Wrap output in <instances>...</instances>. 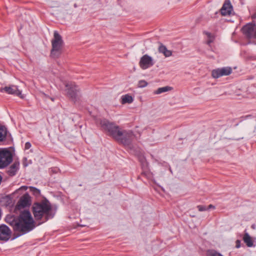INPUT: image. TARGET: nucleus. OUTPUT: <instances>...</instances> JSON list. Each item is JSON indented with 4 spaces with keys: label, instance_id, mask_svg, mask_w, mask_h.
I'll return each mask as SVG.
<instances>
[{
    "label": "nucleus",
    "instance_id": "nucleus-27",
    "mask_svg": "<svg viewBox=\"0 0 256 256\" xmlns=\"http://www.w3.org/2000/svg\"><path fill=\"white\" fill-rule=\"evenodd\" d=\"M240 240H237L236 241V248H238L240 247Z\"/></svg>",
    "mask_w": 256,
    "mask_h": 256
},
{
    "label": "nucleus",
    "instance_id": "nucleus-29",
    "mask_svg": "<svg viewBox=\"0 0 256 256\" xmlns=\"http://www.w3.org/2000/svg\"><path fill=\"white\" fill-rule=\"evenodd\" d=\"M210 208L214 209L215 208V206L214 205H212V204H210L208 206V208H207V210H209V209H210Z\"/></svg>",
    "mask_w": 256,
    "mask_h": 256
},
{
    "label": "nucleus",
    "instance_id": "nucleus-25",
    "mask_svg": "<svg viewBox=\"0 0 256 256\" xmlns=\"http://www.w3.org/2000/svg\"><path fill=\"white\" fill-rule=\"evenodd\" d=\"M208 40L207 41L206 43L210 45V44L213 42L214 38L212 36L211 38H208Z\"/></svg>",
    "mask_w": 256,
    "mask_h": 256
},
{
    "label": "nucleus",
    "instance_id": "nucleus-30",
    "mask_svg": "<svg viewBox=\"0 0 256 256\" xmlns=\"http://www.w3.org/2000/svg\"><path fill=\"white\" fill-rule=\"evenodd\" d=\"M27 188H28V186H22L20 188V190H26Z\"/></svg>",
    "mask_w": 256,
    "mask_h": 256
},
{
    "label": "nucleus",
    "instance_id": "nucleus-15",
    "mask_svg": "<svg viewBox=\"0 0 256 256\" xmlns=\"http://www.w3.org/2000/svg\"><path fill=\"white\" fill-rule=\"evenodd\" d=\"M158 51L160 53L162 54L165 57H170L172 54V52L168 50L166 47L162 43L160 44Z\"/></svg>",
    "mask_w": 256,
    "mask_h": 256
},
{
    "label": "nucleus",
    "instance_id": "nucleus-19",
    "mask_svg": "<svg viewBox=\"0 0 256 256\" xmlns=\"http://www.w3.org/2000/svg\"><path fill=\"white\" fill-rule=\"evenodd\" d=\"M7 132V129L5 126H0V142H2L5 140Z\"/></svg>",
    "mask_w": 256,
    "mask_h": 256
},
{
    "label": "nucleus",
    "instance_id": "nucleus-21",
    "mask_svg": "<svg viewBox=\"0 0 256 256\" xmlns=\"http://www.w3.org/2000/svg\"><path fill=\"white\" fill-rule=\"evenodd\" d=\"M30 191L36 196H38L40 195V190L33 186L30 187Z\"/></svg>",
    "mask_w": 256,
    "mask_h": 256
},
{
    "label": "nucleus",
    "instance_id": "nucleus-26",
    "mask_svg": "<svg viewBox=\"0 0 256 256\" xmlns=\"http://www.w3.org/2000/svg\"><path fill=\"white\" fill-rule=\"evenodd\" d=\"M204 34L206 35L207 36L208 38H211L212 36V34L209 32H204Z\"/></svg>",
    "mask_w": 256,
    "mask_h": 256
},
{
    "label": "nucleus",
    "instance_id": "nucleus-20",
    "mask_svg": "<svg viewBox=\"0 0 256 256\" xmlns=\"http://www.w3.org/2000/svg\"><path fill=\"white\" fill-rule=\"evenodd\" d=\"M172 90V88L169 86L162 87L158 88L157 90L154 92V94H158L164 92L170 91Z\"/></svg>",
    "mask_w": 256,
    "mask_h": 256
},
{
    "label": "nucleus",
    "instance_id": "nucleus-8",
    "mask_svg": "<svg viewBox=\"0 0 256 256\" xmlns=\"http://www.w3.org/2000/svg\"><path fill=\"white\" fill-rule=\"evenodd\" d=\"M134 138V134L131 131L123 130L122 136L120 138L118 142L124 146H129Z\"/></svg>",
    "mask_w": 256,
    "mask_h": 256
},
{
    "label": "nucleus",
    "instance_id": "nucleus-28",
    "mask_svg": "<svg viewBox=\"0 0 256 256\" xmlns=\"http://www.w3.org/2000/svg\"><path fill=\"white\" fill-rule=\"evenodd\" d=\"M40 94L41 97H42L43 98L48 97V96L46 94H45L44 92H40Z\"/></svg>",
    "mask_w": 256,
    "mask_h": 256
},
{
    "label": "nucleus",
    "instance_id": "nucleus-23",
    "mask_svg": "<svg viewBox=\"0 0 256 256\" xmlns=\"http://www.w3.org/2000/svg\"><path fill=\"white\" fill-rule=\"evenodd\" d=\"M197 208L200 212L205 211L207 210V208L204 206L198 205L197 206Z\"/></svg>",
    "mask_w": 256,
    "mask_h": 256
},
{
    "label": "nucleus",
    "instance_id": "nucleus-22",
    "mask_svg": "<svg viewBox=\"0 0 256 256\" xmlns=\"http://www.w3.org/2000/svg\"><path fill=\"white\" fill-rule=\"evenodd\" d=\"M138 85L140 88H144L148 85V82L144 80H141L139 81Z\"/></svg>",
    "mask_w": 256,
    "mask_h": 256
},
{
    "label": "nucleus",
    "instance_id": "nucleus-13",
    "mask_svg": "<svg viewBox=\"0 0 256 256\" xmlns=\"http://www.w3.org/2000/svg\"><path fill=\"white\" fill-rule=\"evenodd\" d=\"M233 8L230 0H225L220 11L223 16H230L232 12Z\"/></svg>",
    "mask_w": 256,
    "mask_h": 256
},
{
    "label": "nucleus",
    "instance_id": "nucleus-7",
    "mask_svg": "<svg viewBox=\"0 0 256 256\" xmlns=\"http://www.w3.org/2000/svg\"><path fill=\"white\" fill-rule=\"evenodd\" d=\"M31 204L32 198L28 194L26 193L18 200L15 210H20L25 208L29 207Z\"/></svg>",
    "mask_w": 256,
    "mask_h": 256
},
{
    "label": "nucleus",
    "instance_id": "nucleus-4",
    "mask_svg": "<svg viewBox=\"0 0 256 256\" xmlns=\"http://www.w3.org/2000/svg\"><path fill=\"white\" fill-rule=\"evenodd\" d=\"M52 48L50 55L52 58H58L62 53L64 42L62 36L57 31L54 33V38L52 40Z\"/></svg>",
    "mask_w": 256,
    "mask_h": 256
},
{
    "label": "nucleus",
    "instance_id": "nucleus-31",
    "mask_svg": "<svg viewBox=\"0 0 256 256\" xmlns=\"http://www.w3.org/2000/svg\"><path fill=\"white\" fill-rule=\"evenodd\" d=\"M50 99L52 100V101L54 100V99L53 98H50Z\"/></svg>",
    "mask_w": 256,
    "mask_h": 256
},
{
    "label": "nucleus",
    "instance_id": "nucleus-24",
    "mask_svg": "<svg viewBox=\"0 0 256 256\" xmlns=\"http://www.w3.org/2000/svg\"><path fill=\"white\" fill-rule=\"evenodd\" d=\"M31 147V144L30 142H26L25 144V149L28 150Z\"/></svg>",
    "mask_w": 256,
    "mask_h": 256
},
{
    "label": "nucleus",
    "instance_id": "nucleus-1",
    "mask_svg": "<svg viewBox=\"0 0 256 256\" xmlns=\"http://www.w3.org/2000/svg\"><path fill=\"white\" fill-rule=\"evenodd\" d=\"M6 222L12 226L14 232L26 234L32 230L36 226L35 222L30 211L24 210L19 216H15L8 215L6 217Z\"/></svg>",
    "mask_w": 256,
    "mask_h": 256
},
{
    "label": "nucleus",
    "instance_id": "nucleus-11",
    "mask_svg": "<svg viewBox=\"0 0 256 256\" xmlns=\"http://www.w3.org/2000/svg\"><path fill=\"white\" fill-rule=\"evenodd\" d=\"M12 234L10 228L5 224L0 225V240L7 241L8 240Z\"/></svg>",
    "mask_w": 256,
    "mask_h": 256
},
{
    "label": "nucleus",
    "instance_id": "nucleus-5",
    "mask_svg": "<svg viewBox=\"0 0 256 256\" xmlns=\"http://www.w3.org/2000/svg\"><path fill=\"white\" fill-rule=\"evenodd\" d=\"M65 86L66 94L72 100L76 102L79 100L80 96V90L74 82H68L65 84Z\"/></svg>",
    "mask_w": 256,
    "mask_h": 256
},
{
    "label": "nucleus",
    "instance_id": "nucleus-18",
    "mask_svg": "<svg viewBox=\"0 0 256 256\" xmlns=\"http://www.w3.org/2000/svg\"><path fill=\"white\" fill-rule=\"evenodd\" d=\"M133 100V98L128 94L122 96L121 98V103L122 104H130Z\"/></svg>",
    "mask_w": 256,
    "mask_h": 256
},
{
    "label": "nucleus",
    "instance_id": "nucleus-16",
    "mask_svg": "<svg viewBox=\"0 0 256 256\" xmlns=\"http://www.w3.org/2000/svg\"><path fill=\"white\" fill-rule=\"evenodd\" d=\"M20 163L18 162H14L8 170V174L10 176H14L18 170Z\"/></svg>",
    "mask_w": 256,
    "mask_h": 256
},
{
    "label": "nucleus",
    "instance_id": "nucleus-2",
    "mask_svg": "<svg viewBox=\"0 0 256 256\" xmlns=\"http://www.w3.org/2000/svg\"><path fill=\"white\" fill-rule=\"evenodd\" d=\"M32 211L36 220H40L44 218L45 220H48L52 218L54 215L50 202L46 200L34 202L32 206Z\"/></svg>",
    "mask_w": 256,
    "mask_h": 256
},
{
    "label": "nucleus",
    "instance_id": "nucleus-9",
    "mask_svg": "<svg viewBox=\"0 0 256 256\" xmlns=\"http://www.w3.org/2000/svg\"><path fill=\"white\" fill-rule=\"evenodd\" d=\"M232 72L230 67H224L214 70L212 72V76L214 78H218L224 76H228Z\"/></svg>",
    "mask_w": 256,
    "mask_h": 256
},
{
    "label": "nucleus",
    "instance_id": "nucleus-12",
    "mask_svg": "<svg viewBox=\"0 0 256 256\" xmlns=\"http://www.w3.org/2000/svg\"><path fill=\"white\" fill-rule=\"evenodd\" d=\"M0 92H6L8 94H14L16 96L22 97V92L18 89L17 86L12 85L9 86H5L0 88Z\"/></svg>",
    "mask_w": 256,
    "mask_h": 256
},
{
    "label": "nucleus",
    "instance_id": "nucleus-6",
    "mask_svg": "<svg viewBox=\"0 0 256 256\" xmlns=\"http://www.w3.org/2000/svg\"><path fill=\"white\" fill-rule=\"evenodd\" d=\"M12 160V156L10 151L6 148L0 150V168L7 166Z\"/></svg>",
    "mask_w": 256,
    "mask_h": 256
},
{
    "label": "nucleus",
    "instance_id": "nucleus-10",
    "mask_svg": "<svg viewBox=\"0 0 256 256\" xmlns=\"http://www.w3.org/2000/svg\"><path fill=\"white\" fill-rule=\"evenodd\" d=\"M154 64L152 58L147 54L144 55L140 59L139 66L142 70H146Z\"/></svg>",
    "mask_w": 256,
    "mask_h": 256
},
{
    "label": "nucleus",
    "instance_id": "nucleus-17",
    "mask_svg": "<svg viewBox=\"0 0 256 256\" xmlns=\"http://www.w3.org/2000/svg\"><path fill=\"white\" fill-rule=\"evenodd\" d=\"M243 240L248 247H252L254 246L252 238L248 232L244 234Z\"/></svg>",
    "mask_w": 256,
    "mask_h": 256
},
{
    "label": "nucleus",
    "instance_id": "nucleus-14",
    "mask_svg": "<svg viewBox=\"0 0 256 256\" xmlns=\"http://www.w3.org/2000/svg\"><path fill=\"white\" fill-rule=\"evenodd\" d=\"M255 30L254 26L251 24H246L242 28L243 33L248 38L254 37Z\"/></svg>",
    "mask_w": 256,
    "mask_h": 256
},
{
    "label": "nucleus",
    "instance_id": "nucleus-3",
    "mask_svg": "<svg viewBox=\"0 0 256 256\" xmlns=\"http://www.w3.org/2000/svg\"><path fill=\"white\" fill-rule=\"evenodd\" d=\"M98 122L101 127L108 131L109 135L118 142L120 138L122 136L123 130H121L118 126L105 118L100 119Z\"/></svg>",
    "mask_w": 256,
    "mask_h": 256
}]
</instances>
